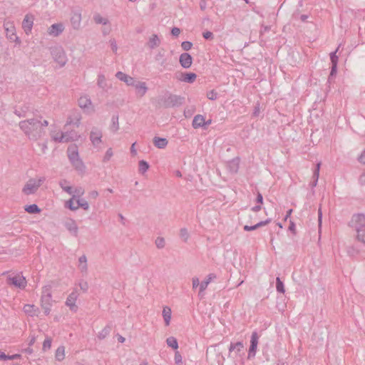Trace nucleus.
Wrapping results in <instances>:
<instances>
[{"label": "nucleus", "instance_id": "obj_1", "mask_svg": "<svg viewBox=\"0 0 365 365\" xmlns=\"http://www.w3.org/2000/svg\"><path fill=\"white\" fill-rule=\"evenodd\" d=\"M41 115L19 122V128L31 140H37L45 135L44 128L48 125L46 120H41Z\"/></svg>", "mask_w": 365, "mask_h": 365}, {"label": "nucleus", "instance_id": "obj_2", "mask_svg": "<svg viewBox=\"0 0 365 365\" xmlns=\"http://www.w3.org/2000/svg\"><path fill=\"white\" fill-rule=\"evenodd\" d=\"M349 225L356 232L358 241L365 245V215L361 213L353 215Z\"/></svg>", "mask_w": 365, "mask_h": 365}, {"label": "nucleus", "instance_id": "obj_3", "mask_svg": "<svg viewBox=\"0 0 365 365\" xmlns=\"http://www.w3.org/2000/svg\"><path fill=\"white\" fill-rule=\"evenodd\" d=\"M68 159L74 168L80 173L85 172L86 167L83 161L79 158L78 151L76 145H71L67 150Z\"/></svg>", "mask_w": 365, "mask_h": 365}, {"label": "nucleus", "instance_id": "obj_4", "mask_svg": "<svg viewBox=\"0 0 365 365\" xmlns=\"http://www.w3.org/2000/svg\"><path fill=\"white\" fill-rule=\"evenodd\" d=\"M160 101L162 103H158L159 106L168 108L171 107H178L182 105L185 101V98L180 96L168 93L166 95L163 96Z\"/></svg>", "mask_w": 365, "mask_h": 365}, {"label": "nucleus", "instance_id": "obj_5", "mask_svg": "<svg viewBox=\"0 0 365 365\" xmlns=\"http://www.w3.org/2000/svg\"><path fill=\"white\" fill-rule=\"evenodd\" d=\"M51 53L53 60L59 64L61 67L65 66L67 62V58L63 49L61 46L52 48Z\"/></svg>", "mask_w": 365, "mask_h": 365}, {"label": "nucleus", "instance_id": "obj_6", "mask_svg": "<svg viewBox=\"0 0 365 365\" xmlns=\"http://www.w3.org/2000/svg\"><path fill=\"white\" fill-rule=\"evenodd\" d=\"M7 283L10 285L24 289L26 286V278L21 274H16L13 277H9L7 279Z\"/></svg>", "mask_w": 365, "mask_h": 365}, {"label": "nucleus", "instance_id": "obj_7", "mask_svg": "<svg viewBox=\"0 0 365 365\" xmlns=\"http://www.w3.org/2000/svg\"><path fill=\"white\" fill-rule=\"evenodd\" d=\"M79 135L78 133L73 130L71 131H63L60 133V138L58 143H68L78 140Z\"/></svg>", "mask_w": 365, "mask_h": 365}, {"label": "nucleus", "instance_id": "obj_8", "mask_svg": "<svg viewBox=\"0 0 365 365\" xmlns=\"http://www.w3.org/2000/svg\"><path fill=\"white\" fill-rule=\"evenodd\" d=\"M259 335L257 331H253L251 335L250 345L248 351V359L254 357L257 352V348L259 340Z\"/></svg>", "mask_w": 365, "mask_h": 365}, {"label": "nucleus", "instance_id": "obj_9", "mask_svg": "<svg viewBox=\"0 0 365 365\" xmlns=\"http://www.w3.org/2000/svg\"><path fill=\"white\" fill-rule=\"evenodd\" d=\"M78 294L76 289L68 295L66 301V305L68 306L71 312H76L78 307L76 305V301L78 299Z\"/></svg>", "mask_w": 365, "mask_h": 365}, {"label": "nucleus", "instance_id": "obj_10", "mask_svg": "<svg viewBox=\"0 0 365 365\" xmlns=\"http://www.w3.org/2000/svg\"><path fill=\"white\" fill-rule=\"evenodd\" d=\"M34 16L32 14H28L25 16L22 21V28L26 34L29 35L34 25Z\"/></svg>", "mask_w": 365, "mask_h": 365}, {"label": "nucleus", "instance_id": "obj_11", "mask_svg": "<svg viewBox=\"0 0 365 365\" xmlns=\"http://www.w3.org/2000/svg\"><path fill=\"white\" fill-rule=\"evenodd\" d=\"M41 307L44 311L45 315H48L51 312V294L48 292L46 294H43L41 296Z\"/></svg>", "mask_w": 365, "mask_h": 365}, {"label": "nucleus", "instance_id": "obj_12", "mask_svg": "<svg viewBox=\"0 0 365 365\" xmlns=\"http://www.w3.org/2000/svg\"><path fill=\"white\" fill-rule=\"evenodd\" d=\"M103 133L101 129L93 128L90 133V140L94 146L98 145L101 143Z\"/></svg>", "mask_w": 365, "mask_h": 365}, {"label": "nucleus", "instance_id": "obj_13", "mask_svg": "<svg viewBox=\"0 0 365 365\" xmlns=\"http://www.w3.org/2000/svg\"><path fill=\"white\" fill-rule=\"evenodd\" d=\"M240 158L239 157H236L227 163V169L231 174H236L237 173L240 168Z\"/></svg>", "mask_w": 365, "mask_h": 365}, {"label": "nucleus", "instance_id": "obj_14", "mask_svg": "<svg viewBox=\"0 0 365 365\" xmlns=\"http://www.w3.org/2000/svg\"><path fill=\"white\" fill-rule=\"evenodd\" d=\"M180 66L184 68H189L192 63V57L188 53H182L179 58Z\"/></svg>", "mask_w": 365, "mask_h": 365}, {"label": "nucleus", "instance_id": "obj_15", "mask_svg": "<svg viewBox=\"0 0 365 365\" xmlns=\"http://www.w3.org/2000/svg\"><path fill=\"white\" fill-rule=\"evenodd\" d=\"M132 86L135 87L136 90V95L139 97L145 96L148 89L145 82H140L138 81H135L134 85Z\"/></svg>", "mask_w": 365, "mask_h": 365}, {"label": "nucleus", "instance_id": "obj_16", "mask_svg": "<svg viewBox=\"0 0 365 365\" xmlns=\"http://www.w3.org/2000/svg\"><path fill=\"white\" fill-rule=\"evenodd\" d=\"M39 186V184L36 185L35 181L31 180L25 185L22 191L25 195H29L35 193Z\"/></svg>", "mask_w": 365, "mask_h": 365}, {"label": "nucleus", "instance_id": "obj_17", "mask_svg": "<svg viewBox=\"0 0 365 365\" xmlns=\"http://www.w3.org/2000/svg\"><path fill=\"white\" fill-rule=\"evenodd\" d=\"M81 14L78 11H73L71 17V24L73 29L78 30L81 27Z\"/></svg>", "mask_w": 365, "mask_h": 365}, {"label": "nucleus", "instance_id": "obj_18", "mask_svg": "<svg viewBox=\"0 0 365 365\" xmlns=\"http://www.w3.org/2000/svg\"><path fill=\"white\" fill-rule=\"evenodd\" d=\"M115 77L121 81L126 83L127 86H133L136 80L134 78L121 72L118 71L115 74Z\"/></svg>", "mask_w": 365, "mask_h": 365}, {"label": "nucleus", "instance_id": "obj_19", "mask_svg": "<svg viewBox=\"0 0 365 365\" xmlns=\"http://www.w3.org/2000/svg\"><path fill=\"white\" fill-rule=\"evenodd\" d=\"M64 30L62 24H53L48 28V34L53 36H58Z\"/></svg>", "mask_w": 365, "mask_h": 365}, {"label": "nucleus", "instance_id": "obj_20", "mask_svg": "<svg viewBox=\"0 0 365 365\" xmlns=\"http://www.w3.org/2000/svg\"><path fill=\"white\" fill-rule=\"evenodd\" d=\"M192 125L195 129L200 128H205V117L200 114L196 115L192 120Z\"/></svg>", "mask_w": 365, "mask_h": 365}, {"label": "nucleus", "instance_id": "obj_21", "mask_svg": "<svg viewBox=\"0 0 365 365\" xmlns=\"http://www.w3.org/2000/svg\"><path fill=\"white\" fill-rule=\"evenodd\" d=\"M65 227L73 236H78V227L74 220H69L68 221H67L65 223Z\"/></svg>", "mask_w": 365, "mask_h": 365}, {"label": "nucleus", "instance_id": "obj_22", "mask_svg": "<svg viewBox=\"0 0 365 365\" xmlns=\"http://www.w3.org/2000/svg\"><path fill=\"white\" fill-rule=\"evenodd\" d=\"M197 78V75L195 73H181L180 77L178 78L179 80L192 83H193Z\"/></svg>", "mask_w": 365, "mask_h": 365}, {"label": "nucleus", "instance_id": "obj_23", "mask_svg": "<svg viewBox=\"0 0 365 365\" xmlns=\"http://www.w3.org/2000/svg\"><path fill=\"white\" fill-rule=\"evenodd\" d=\"M272 221V220L270 218H268L264 221H260L258 223H257L256 225H252V226H250V225H245L243 227V230L245 231H253V230H255L262 226H264V225H268L270 222Z\"/></svg>", "mask_w": 365, "mask_h": 365}, {"label": "nucleus", "instance_id": "obj_24", "mask_svg": "<svg viewBox=\"0 0 365 365\" xmlns=\"http://www.w3.org/2000/svg\"><path fill=\"white\" fill-rule=\"evenodd\" d=\"M168 143V141L165 138H160V137H154L153 138V144L155 147L160 149L165 148Z\"/></svg>", "mask_w": 365, "mask_h": 365}, {"label": "nucleus", "instance_id": "obj_25", "mask_svg": "<svg viewBox=\"0 0 365 365\" xmlns=\"http://www.w3.org/2000/svg\"><path fill=\"white\" fill-rule=\"evenodd\" d=\"M78 268L82 273H87V257L85 255H83L78 259Z\"/></svg>", "mask_w": 365, "mask_h": 365}, {"label": "nucleus", "instance_id": "obj_26", "mask_svg": "<svg viewBox=\"0 0 365 365\" xmlns=\"http://www.w3.org/2000/svg\"><path fill=\"white\" fill-rule=\"evenodd\" d=\"M160 43V40L158 38V35L153 34L152 36L149 38V41L148 42V45L150 47V48L153 49L156 47H158Z\"/></svg>", "mask_w": 365, "mask_h": 365}, {"label": "nucleus", "instance_id": "obj_27", "mask_svg": "<svg viewBox=\"0 0 365 365\" xmlns=\"http://www.w3.org/2000/svg\"><path fill=\"white\" fill-rule=\"evenodd\" d=\"M215 278H216V275L215 274H210L205 280L202 281L200 284V292L205 291L212 279Z\"/></svg>", "mask_w": 365, "mask_h": 365}, {"label": "nucleus", "instance_id": "obj_28", "mask_svg": "<svg viewBox=\"0 0 365 365\" xmlns=\"http://www.w3.org/2000/svg\"><path fill=\"white\" fill-rule=\"evenodd\" d=\"M171 309L168 307H165L163 309V317L165 321V325L168 326L171 319Z\"/></svg>", "mask_w": 365, "mask_h": 365}, {"label": "nucleus", "instance_id": "obj_29", "mask_svg": "<svg viewBox=\"0 0 365 365\" xmlns=\"http://www.w3.org/2000/svg\"><path fill=\"white\" fill-rule=\"evenodd\" d=\"M68 184V182L66 180H61L59 182V185L62 188V190L67 192L68 194L72 195L73 192V190L72 187L69 186Z\"/></svg>", "mask_w": 365, "mask_h": 365}, {"label": "nucleus", "instance_id": "obj_30", "mask_svg": "<svg viewBox=\"0 0 365 365\" xmlns=\"http://www.w3.org/2000/svg\"><path fill=\"white\" fill-rule=\"evenodd\" d=\"M78 105L82 108H88L91 105V101L87 96H83L78 99Z\"/></svg>", "mask_w": 365, "mask_h": 365}, {"label": "nucleus", "instance_id": "obj_31", "mask_svg": "<svg viewBox=\"0 0 365 365\" xmlns=\"http://www.w3.org/2000/svg\"><path fill=\"white\" fill-rule=\"evenodd\" d=\"M24 210L29 214H38L41 212V209L36 204L26 205Z\"/></svg>", "mask_w": 365, "mask_h": 365}, {"label": "nucleus", "instance_id": "obj_32", "mask_svg": "<svg viewBox=\"0 0 365 365\" xmlns=\"http://www.w3.org/2000/svg\"><path fill=\"white\" fill-rule=\"evenodd\" d=\"M38 309L36 307L34 304H25L24 307V311L25 313L34 316L36 315V312Z\"/></svg>", "mask_w": 365, "mask_h": 365}, {"label": "nucleus", "instance_id": "obj_33", "mask_svg": "<svg viewBox=\"0 0 365 365\" xmlns=\"http://www.w3.org/2000/svg\"><path fill=\"white\" fill-rule=\"evenodd\" d=\"M93 21L97 24L107 25L109 24L108 19L101 16L99 14H94Z\"/></svg>", "mask_w": 365, "mask_h": 365}, {"label": "nucleus", "instance_id": "obj_34", "mask_svg": "<svg viewBox=\"0 0 365 365\" xmlns=\"http://www.w3.org/2000/svg\"><path fill=\"white\" fill-rule=\"evenodd\" d=\"M65 356V348L63 346H60L56 351V359L58 361H62Z\"/></svg>", "mask_w": 365, "mask_h": 365}, {"label": "nucleus", "instance_id": "obj_35", "mask_svg": "<svg viewBox=\"0 0 365 365\" xmlns=\"http://www.w3.org/2000/svg\"><path fill=\"white\" fill-rule=\"evenodd\" d=\"M149 164L144 160H141L138 163V170L141 174H144L149 169Z\"/></svg>", "mask_w": 365, "mask_h": 365}, {"label": "nucleus", "instance_id": "obj_36", "mask_svg": "<svg viewBox=\"0 0 365 365\" xmlns=\"http://www.w3.org/2000/svg\"><path fill=\"white\" fill-rule=\"evenodd\" d=\"M111 327L109 325L106 326L98 335V338L101 340L104 339L110 332Z\"/></svg>", "mask_w": 365, "mask_h": 365}, {"label": "nucleus", "instance_id": "obj_37", "mask_svg": "<svg viewBox=\"0 0 365 365\" xmlns=\"http://www.w3.org/2000/svg\"><path fill=\"white\" fill-rule=\"evenodd\" d=\"M166 343L168 346L176 350L178 349V343L177 339L174 336H170L166 339Z\"/></svg>", "mask_w": 365, "mask_h": 365}, {"label": "nucleus", "instance_id": "obj_38", "mask_svg": "<svg viewBox=\"0 0 365 365\" xmlns=\"http://www.w3.org/2000/svg\"><path fill=\"white\" fill-rule=\"evenodd\" d=\"M76 207H77V209H78L79 207H81L84 210H88L89 209L88 202L84 199H78L76 200Z\"/></svg>", "mask_w": 365, "mask_h": 365}, {"label": "nucleus", "instance_id": "obj_39", "mask_svg": "<svg viewBox=\"0 0 365 365\" xmlns=\"http://www.w3.org/2000/svg\"><path fill=\"white\" fill-rule=\"evenodd\" d=\"M276 289L279 293L285 292L284 283L279 277L276 278Z\"/></svg>", "mask_w": 365, "mask_h": 365}, {"label": "nucleus", "instance_id": "obj_40", "mask_svg": "<svg viewBox=\"0 0 365 365\" xmlns=\"http://www.w3.org/2000/svg\"><path fill=\"white\" fill-rule=\"evenodd\" d=\"M97 84L100 88L103 89H105L107 87L106 77L103 74L98 75Z\"/></svg>", "mask_w": 365, "mask_h": 365}, {"label": "nucleus", "instance_id": "obj_41", "mask_svg": "<svg viewBox=\"0 0 365 365\" xmlns=\"http://www.w3.org/2000/svg\"><path fill=\"white\" fill-rule=\"evenodd\" d=\"M112 125L110 126V129L115 132L119 129V123H118V115H113L112 117Z\"/></svg>", "mask_w": 365, "mask_h": 365}, {"label": "nucleus", "instance_id": "obj_42", "mask_svg": "<svg viewBox=\"0 0 365 365\" xmlns=\"http://www.w3.org/2000/svg\"><path fill=\"white\" fill-rule=\"evenodd\" d=\"M28 110L29 107L25 106L22 107L20 110L15 109L14 113L19 118H24L26 117Z\"/></svg>", "mask_w": 365, "mask_h": 365}, {"label": "nucleus", "instance_id": "obj_43", "mask_svg": "<svg viewBox=\"0 0 365 365\" xmlns=\"http://www.w3.org/2000/svg\"><path fill=\"white\" fill-rule=\"evenodd\" d=\"M337 65L338 64H331V71L328 78L329 82H331L335 78L337 73Z\"/></svg>", "mask_w": 365, "mask_h": 365}, {"label": "nucleus", "instance_id": "obj_44", "mask_svg": "<svg viewBox=\"0 0 365 365\" xmlns=\"http://www.w3.org/2000/svg\"><path fill=\"white\" fill-rule=\"evenodd\" d=\"M180 237L184 242H187L189 238V233L186 228H181L180 230Z\"/></svg>", "mask_w": 365, "mask_h": 365}, {"label": "nucleus", "instance_id": "obj_45", "mask_svg": "<svg viewBox=\"0 0 365 365\" xmlns=\"http://www.w3.org/2000/svg\"><path fill=\"white\" fill-rule=\"evenodd\" d=\"M340 46L333 52L330 53V60L331 64H338V56H336V52L339 50Z\"/></svg>", "mask_w": 365, "mask_h": 365}, {"label": "nucleus", "instance_id": "obj_46", "mask_svg": "<svg viewBox=\"0 0 365 365\" xmlns=\"http://www.w3.org/2000/svg\"><path fill=\"white\" fill-rule=\"evenodd\" d=\"M206 96H207V98L209 100H211V101H215V100H216L218 98V93L215 90L209 91L207 93Z\"/></svg>", "mask_w": 365, "mask_h": 365}, {"label": "nucleus", "instance_id": "obj_47", "mask_svg": "<svg viewBox=\"0 0 365 365\" xmlns=\"http://www.w3.org/2000/svg\"><path fill=\"white\" fill-rule=\"evenodd\" d=\"M155 245L158 249H162L165 245V239L161 237H158L155 240Z\"/></svg>", "mask_w": 365, "mask_h": 365}, {"label": "nucleus", "instance_id": "obj_48", "mask_svg": "<svg viewBox=\"0 0 365 365\" xmlns=\"http://www.w3.org/2000/svg\"><path fill=\"white\" fill-rule=\"evenodd\" d=\"M73 193H74L73 198L76 197H80L84 194V189L81 187H76Z\"/></svg>", "mask_w": 365, "mask_h": 365}, {"label": "nucleus", "instance_id": "obj_49", "mask_svg": "<svg viewBox=\"0 0 365 365\" xmlns=\"http://www.w3.org/2000/svg\"><path fill=\"white\" fill-rule=\"evenodd\" d=\"M51 339L50 337H46L43 343V350L46 351L49 349L51 346Z\"/></svg>", "mask_w": 365, "mask_h": 365}, {"label": "nucleus", "instance_id": "obj_50", "mask_svg": "<svg viewBox=\"0 0 365 365\" xmlns=\"http://www.w3.org/2000/svg\"><path fill=\"white\" fill-rule=\"evenodd\" d=\"M175 363L177 365H180L182 363V357L179 351H176L175 352V356H174Z\"/></svg>", "mask_w": 365, "mask_h": 365}, {"label": "nucleus", "instance_id": "obj_51", "mask_svg": "<svg viewBox=\"0 0 365 365\" xmlns=\"http://www.w3.org/2000/svg\"><path fill=\"white\" fill-rule=\"evenodd\" d=\"M192 46V43L190 41H183L181 43L182 48L185 51H187L190 49H191Z\"/></svg>", "mask_w": 365, "mask_h": 365}, {"label": "nucleus", "instance_id": "obj_52", "mask_svg": "<svg viewBox=\"0 0 365 365\" xmlns=\"http://www.w3.org/2000/svg\"><path fill=\"white\" fill-rule=\"evenodd\" d=\"M320 166H321L320 163H317L315 168L313 171L312 178H317V180L319 179Z\"/></svg>", "mask_w": 365, "mask_h": 365}, {"label": "nucleus", "instance_id": "obj_53", "mask_svg": "<svg viewBox=\"0 0 365 365\" xmlns=\"http://www.w3.org/2000/svg\"><path fill=\"white\" fill-rule=\"evenodd\" d=\"M78 286L83 292H86L88 289V284L86 281L81 280L78 283Z\"/></svg>", "mask_w": 365, "mask_h": 365}, {"label": "nucleus", "instance_id": "obj_54", "mask_svg": "<svg viewBox=\"0 0 365 365\" xmlns=\"http://www.w3.org/2000/svg\"><path fill=\"white\" fill-rule=\"evenodd\" d=\"M73 198L70 199L66 202V206L69 208L71 210H76L77 207L76 205H75L73 201Z\"/></svg>", "mask_w": 365, "mask_h": 365}, {"label": "nucleus", "instance_id": "obj_55", "mask_svg": "<svg viewBox=\"0 0 365 365\" xmlns=\"http://www.w3.org/2000/svg\"><path fill=\"white\" fill-rule=\"evenodd\" d=\"M202 36L206 40H212L214 35L211 31H207L202 33Z\"/></svg>", "mask_w": 365, "mask_h": 365}, {"label": "nucleus", "instance_id": "obj_56", "mask_svg": "<svg viewBox=\"0 0 365 365\" xmlns=\"http://www.w3.org/2000/svg\"><path fill=\"white\" fill-rule=\"evenodd\" d=\"M112 156H113L112 149L109 148L107 150V151L104 155L103 161L104 162L108 161Z\"/></svg>", "mask_w": 365, "mask_h": 365}, {"label": "nucleus", "instance_id": "obj_57", "mask_svg": "<svg viewBox=\"0 0 365 365\" xmlns=\"http://www.w3.org/2000/svg\"><path fill=\"white\" fill-rule=\"evenodd\" d=\"M235 351L237 353H240L244 348V344L242 341H237L235 343Z\"/></svg>", "mask_w": 365, "mask_h": 365}, {"label": "nucleus", "instance_id": "obj_58", "mask_svg": "<svg viewBox=\"0 0 365 365\" xmlns=\"http://www.w3.org/2000/svg\"><path fill=\"white\" fill-rule=\"evenodd\" d=\"M110 46H111V49L113 52L116 53L117 52V50H118V46H117V43H116V41L115 39H110Z\"/></svg>", "mask_w": 365, "mask_h": 365}, {"label": "nucleus", "instance_id": "obj_59", "mask_svg": "<svg viewBox=\"0 0 365 365\" xmlns=\"http://www.w3.org/2000/svg\"><path fill=\"white\" fill-rule=\"evenodd\" d=\"M288 230L292 232L294 235H296V227H295V224L293 221L290 220L289 221V227H288Z\"/></svg>", "mask_w": 365, "mask_h": 365}, {"label": "nucleus", "instance_id": "obj_60", "mask_svg": "<svg viewBox=\"0 0 365 365\" xmlns=\"http://www.w3.org/2000/svg\"><path fill=\"white\" fill-rule=\"evenodd\" d=\"M359 182L361 185L365 186V170L360 175Z\"/></svg>", "mask_w": 365, "mask_h": 365}, {"label": "nucleus", "instance_id": "obj_61", "mask_svg": "<svg viewBox=\"0 0 365 365\" xmlns=\"http://www.w3.org/2000/svg\"><path fill=\"white\" fill-rule=\"evenodd\" d=\"M180 34V29L178 27H173L172 29H171V34L173 36H178L179 34Z\"/></svg>", "mask_w": 365, "mask_h": 365}, {"label": "nucleus", "instance_id": "obj_62", "mask_svg": "<svg viewBox=\"0 0 365 365\" xmlns=\"http://www.w3.org/2000/svg\"><path fill=\"white\" fill-rule=\"evenodd\" d=\"M256 202L258 203L259 205L263 203V196L259 192H257Z\"/></svg>", "mask_w": 365, "mask_h": 365}, {"label": "nucleus", "instance_id": "obj_63", "mask_svg": "<svg viewBox=\"0 0 365 365\" xmlns=\"http://www.w3.org/2000/svg\"><path fill=\"white\" fill-rule=\"evenodd\" d=\"M192 288L196 289L198 286L200 287V282L199 279L197 277H193L192 278Z\"/></svg>", "mask_w": 365, "mask_h": 365}, {"label": "nucleus", "instance_id": "obj_64", "mask_svg": "<svg viewBox=\"0 0 365 365\" xmlns=\"http://www.w3.org/2000/svg\"><path fill=\"white\" fill-rule=\"evenodd\" d=\"M359 161L365 165V150L363 151V153L359 157Z\"/></svg>", "mask_w": 365, "mask_h": 365}]
</instances>
